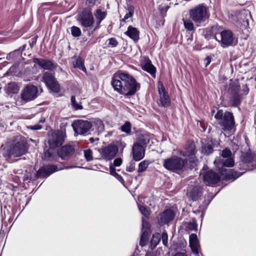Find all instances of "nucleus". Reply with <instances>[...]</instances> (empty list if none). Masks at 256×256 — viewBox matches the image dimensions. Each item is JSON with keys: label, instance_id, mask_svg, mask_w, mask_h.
<instances>
[{"label": "nucleus", "instance_id": "nucleus-16", "mask_svg": "<svg viewBox=\"0 0 256 256\" xmlns=\"http://www.w3.org/2000/svg\"><path fill=\"white\" fill-rule=\"evenodd\" d=\"M42 80L46 86L52 91L54 92L59 91L60 86L52 74L45 72L43 74Z\"/></svg>", "mask_w": 256, "mask_h": 256}, {"label": "nucleus", "instance_id": "nucleus-40", "mask_svg": "<svg viewBox=\"0 0 256 256\" xmlns=\"http://www.w3.org/2000/svg\"><path fill=\"white\" fill-rule=\"evenodd\" d=\"M71 104L75 110H82L83 108V106L81 104L76 102V98L74 96L71 97Z\"/></svg>", "mask_w": 256, "mask_h": 256}, {"label": "nucleus", "instance_id": "nucleus-34", "mask_svg": "<svg viewBox=\"0 0 256 256\" xmlns=\"http://www.w3.org/2000/svg\"><path fill=\"white\" fill-rule=\"evenodd\" d=\"M150 162L148 160H144L138 164V172L141 173L145 171Z\"/></svg>", "mask_w": 256, "mask_h": 256}, {"label": "nucleus", "instance_id": "nucleus-9", "mask_svg": "<svg viewBox=\"0 0 256 256\" xmlns=\"http://www.w3.org/2000/svg\"><path fill=\"white\" fill-rule=\"evenodd\" d=\"M196 147L194 143L192 142H188L185 148V150H178V154L184 157L188 158L190 170H192L196 166V158L195 156Z\"/></svg>", "mask_w": 256, "mask_h": 256}, {"label": "nucleus", "instance_id": "nucleus-32", "mask_svg": "<svg viewBox=\"0 0 256 256\" xmlns=\"http://www.w3.org/2000/svg\"><path fill=\"white\" fill-rule=\"evenodd\" d=\"M150 140V136L148 134H144L140 136L138 139V142L136 144H140L141 146L146 145Z\"/></svg>", "mask_w": 256, "mask_h": 256}, {"label": "nucleus", "instance_id": "nucleus-45", "mask_svg": "<svg viewBox=\"0 0 256 256\" xmlns=\"http://www.w3.org/2000/svg\"><path fill=\"white\" fill-rule=\"evenodd\" d=\"M168 6H165L160 5L159 6V10L160 11V14L164 16L166 15V12L168 11V9L169 8Z\"/></svg>", "mask_w": 256, "mask_h": 256}, {"label": "nucleus", "instance_id": "nucleus-47", "mask_svg": "<svg viewBox=\"0 0 256 256\" xmlns=\"http://www.w3.org/2000/svg\"><path fill=\"white\" fill-rule=\"evenodd\" d=\"M108 40V44L112 48L116 47L118 44V42L116 40V38H110Z\"/></svg>", "mask_w": 256, "mask_h": 256}, {"label": "nucleus", "instance_id": "nucleus-23", "mask_svg": "<svg viewBox=\"0 0 256 256\" xmlns=\"http://www.w3.org/2000/svg\"><path fill=\"white\" fill-rule=\"evenodd\" d=\"M58 170L57 166L55 165L44 166L39 169L37 172L38 177H47Z\"/></svg>", "mask_w": 256, "mask_h": 256}, {"label": "nucleus", "instance_id": "nucleus-7", "mask_svg": "<svg viewBox=\"0 0 256 256\" xmlns=\"http://www.w3.org/2000/svg\"><path fill=\"white\" fill-rule=\"evenodd\" d=\"M231 156V151L226 148L222 152L220 156L216 158L214 164L220 172L224 166L232 167L234 166V162Z\"/></svg>", "mask_w": 256, "mask_h": 256}, {"label": "nucleus", "instance_id": "nucleus-37", "mask_svg": "<svg viewBox=\"0 0 256 256\" xmlns=\"http://www.w3.org/2000/svg\"><path fill=\"white\" fill-rule=\"evenodd\" d=\"M138 208L141 214L146 218H148L150 216L149 210L146 206L138 204Z\"/></svg>", "mask_w": 256, "mask_h": 256}, {"label": "nucleus", "instance_id": "nucleus-48", "mask_svg": "<svg viewBox=\"0 0 256 256\" xmlns=\"http://www.w3.org/2000/svg\"><path fill=\"white\" fill-rule=\"evenodd\" d=\"M136 164L134 162H131L129 165L126 167V171L128 172H132L135 170Z\"/></svg>", "mask_w": 256, "mask_h": 256}, {"label": "nucleus", "instance_id": "nucleus-42", "mask_svg": "<svg viewBox=\"0 0 256 256\" xmlns=\"http://www.w3.org/2000/svg\"><path fill=\"white\" fill-rule=\"evenodd\" d=\"M92 152L91 150H86L84 151V157L87 161H90L92 160Z\"/></svg>", "mask_w": 256, "mask_h": 256}, {"label": "nucleus", "instance_id": "nucleus-56", "mask_svg": "<svg viewBox=\"0 0 256 256\" xmlns=\"http://www.w3.org/2000/svg\"><path fill=\"white\" fill-rule=\"evenodd\" d=\"M26 48V45L24 44L22 47H20L19 49H18V50H20V52H18V54H21L22 52L25 50Z\"/></svg>", "mask_w": 256, "mask_h": 256}, {"label": "nucleus", "instance_id": "nucleus-55", "mask_svg": "<svg viewBox=\"0 0 256 256\" xmlns=\"http://www.w3.org/2000/svg\"><path fill=\"white\" fill-rule=\"evenodd\" d=\"M188 228L191 230H195L196 228V226L194 223L190 222L188 224Z\"/></svg>", "mask_w": 256, "mask_h": 256}, {"label": "nucleus", "instance_id": "nucleus-1", "mask_svg": "<svg viewBox=\"0 0 256 256\" xmlns=\"http://www.w3.org/2000/svg\"><path fill=\"white\" fill-rule=\"evenodd\" d=\"M111 84L114 90L126 96L134 95L140 88V84L132 76L121 71L114 74Z\"/></svg>", "mask_w": 256, "mask_h": 256}, {"label": "nucleus", "instance_id": "nucleus-24", "mask_svg": "<svg viewBox=\"0 0 256 256\" xmlns=\"http://www.w3.org/2000/svg\"><path fill=\"white\" fill-rule=\"evenodd\" d=\"M141 66L142 70L150 74L152 77H156V68L152 64L150 59L145 58Z\"/></svg>", "mask_w": 256, "mask_h": 256}, {"label": "nucleus", "instance_id": "nucleus-21", "mask_svg": "<svg viewBox=\"0 0 256 256\" xmlns=\"http://www.w3.org/2000/svg\"><path fill=\"white\" fill-rule=\"evenodd\" d=\"M133 158L136 161H139L142 159L145 154V149L140 144H134L132 148Z\"/></svg>", "mask_w": 256, "mask_h": 256}, {"label": "nucleus", "instance_id": "nucleus-13", "mask_svg": "<svg viewBox=\"0 0 256 256\" xmlns=\"http://www.w3.org/2000/svg\"><path fill=\"white\" fill-rule=\"evenodd\" d=\"M208 166H204L202 170L200 176H202L204 180L208 184H216L220 180L219 174L212 170L206 171Z\"/></svg>", "mask_w": 256, "mask_h": 256}, {"label": "nucleus", "instance_id": "nucleus-59", "mask_svg": "<svg viewBox=\"0 0 256 256\" xmlns=\"http://www.w3.org/2000/svg\"><path fill=\"white\" fill-rule=\"evenodd\" d=\"M95 0H86V3L93 6L94 4Z\"/></svg>", "mask_w": 256, "mask_h": 256}, {"label": "nucleus", "instance_id": "nucleus-61", "mask_svg": "<svg viewBox=\"0 0 256 256\" xmlns=\"http://www.w3.org/2000/svg\"><path fill=\"white\" fill-rule=\"evenodd\" d=\"M146 256H156L153 253H148L146 254Z\"/></svg>", "mask_w": 256, "mask_h": 256}, {"label": "nucleus", "instance_id": "nucleus-36", "mask_svg": "<svg viewBox=\"0 0 256 256\" xmlns=\"http://www.w3.org/2000/svg\"><path fill=\"white\" fill-rule=\"evenodd\" d=\"M94 126H96L98 132H102L104 130V124L102 120L100 119H96L94 122Z\"/></svg>", "mask_w": 256, "mask_h": 256}, {"label": "nucleus", "instance_id": "nucleus-26", "mask_svg": "<svg viewBox=\"0 0 256 256\" xmlns=\"http://www.w3.org/2000/svg\"><path fill=\"white\" fill-rule=\"evenodd\" d=\"M189 241L190 246L192 252L195 254L198 255L200 244L198 240L197 236L194 234H191L190 236Z\"/></svg>", "mask_w": 256, "mask_h": 256}, {"label": "nucleus", "instance_id": "nucleus-30", "mask_svg": "<svg viewBox=\"0 0 256 256\" xmlns=\"http://www.w3.org/2000/svg\"><path fill=\"white\" fill-rule=\"evenodd\" d=\"M202 194V189L200 187H194L190 192V196L194 200H197Z\"/></svg>", "mask_w": 256, "mask_h": 256}, {"label": "nucleus", "instance_id": "nucleus-51", "mask_svg": "<svg viewBox=\"0 0 256 256\" xmlns=\"http://www.w3.org/2000/svg\"><path fill=\"white\" fill-rule=\"evenodd\" d=\"M122 160L121 158H117L114 161V166H119L122 164Z\"/></svg>", "mask_w": 256, "mask_h": 256}, {"label": "nucleus", "instance_id": "nucleus-3", "mask_svg": "<svg viewBox=\"0 0 256 256\" xmlns=\"http://www.w3.org/2000/svg\"><path fill=\"white\" fill-rule=\"evenodd\" d=\"M189 15L198 27L204 26L210 16L208 8L204 4H198L190 9Z\"/></svg>", "mask_w": 256, "mask_h": 256}, {"label": "nucleus", "instance_id": "nucleus-28", "mask_svg": "<svg viewBox=\"0 0 256 256\" xmlns=\"http://www.w3.org/2000/svg\"><path fill=\"white\" fill-rule=\"evenodd\" d=\"M124 34L132 39L134 42H137L139 40L140 32L132 26H129L126 32Z\"/></svg>", "mask_w": 256, "mask_h": 256}, {"label": "nucleus", "instance_id": "nucleus-58", "mask_svg": "<svg viewBox=\"0 0 256 256\" xmlns=\"http://www.w3.org/2000/svg\"><path fill=\"white\" fill-rule=\"evenodd\" d=\"M174 256H188L184 252H177Z\"/></svg>", "mask_w": 256, "mask_h": 256}, {"label": "nucleus", "instance_id": "nucleus-5", "mask_svg": "<svg viewBox=\"0 0 256 256\" xmlns=\"http://www.w3.org/2000/svg\"><path fill=\"white\" fill-rule=\"evenodd\" d=\"M236 166L240 170L244 172L252 170L256 166V154L250 150L242 152Z\"/></svg>", "mask_w": 256, "mask_h": 256}, {"label": "nucleus", "instance_id": "nucleus-46", "mask_svg": "<svg viewBox=\"0 0 256 256\" xmlns=\"http://www.w3.org/2000/svg\"><path fill=\"white\" fill-rule=\"evenodd\" d=\"M160 238H162V242L164 245L167 246L168 236L167 233L166 232H164L162 233Z\"/></svg>", "mask_w": 256, "mask_h": 256}, {"label": "nucleus", "instance_id": "nucleus-60", "mask_svg": "<svg viewBox=\"0 0 256 256\" xmlns=\"http://www.w3.org/2000/svg\"><path fill=\"white\" fill-rule=\"evenodd\" d=\"M248 91H249L248 88L246 87V88H244V93L246 94H248Z\"/></svg>", "mask_w": 256, "mask_h": 256}, {"label": "nucleus", "instance_id": "nucleus-17", "mask_svg": "<svg viewBox=\"0 0 256 256\" xmlns=\"http://www.w3.org/2000/svg\"><path fill=\"white\" fill-rule=\"evenodd\" d=\"M220 125L224 130H230L233 128L234 126V120L232 112H226L224 113Z\"/></svg>", "mask_w": 256, "mask_h": 256}, {"label": "nucleus", "instance_id": "nucleus-62", "mask_svg": "<svg viewBox=\"0 0 256 256\" xmlns=\"http://www.w3.org/2000/svg\"><path fill=\"white\" fill-rule=\"evenodd\" d=\"M45 154H46V156H48V157H50L51 156L50 153L48 150L46 151V152Z\"/></svg>", "mask_w": 256, "mask_h": 256}, {"label": "nucleus", "instance_id": "nucleus-27", "mask_svg": "<svg viewBox=\"0 0 256 256\" xmlns=\"http://www.w3.org/2000/svg\"><path fill=\"white\" fill-rule=\"evenodd\" d=\"M94 16L96 19V25L92 31L91 33L89 32L90 36L91 34H92L96 29L99 28L101 22L106 16V12L102 11L100 9H97L94 13Z\"/></svg>", "mask_w": 256, "mask_h": 256}, {"label": "nucleus", "instance_id": "nucleus-20", "mask_svg": "<svg viewBox=\"0 0 256 256\" xmlns=\"http://www.w3.org/2000/svg\"><path fill=\"white\" fill-rule=\"evenodd\" d=\"M33 62L35 64L38 65L40 68L44 70H54L57 66L56 64L50 60L34 58Z\"/></svg>", "mask_w": 256, "mask_h": 256}, {"label": "nucleus", "instance_id": "nucleus-6", "mask_svg": "<svg viewBox=\"0 0 256 256\" xmlns=\"http://www.w3.org/2000/svg\"><path fill=\"white\" fill-rule=\"evenodd\" d=\"M77 20L80 24L83 30L92 28L94 23V20L90 6L84 8L78 15Z\"/></svg>", "mask_w": 256, "mask_h": 256}, {"label": "nucleus", "instance_id": "nucleus-31", "mask_svg": "<svg viewBox=\"0 0 256 256\" xmlns=\"http://www.w3.org/2000/svg\"><path fill=\"white\" fill-rule=\"evenodd\" d=\"M192 20L190 19H183L184 25V28L188 30L191 32V36H192L193 33L195 31V27Z\"/></svg>", "mask_w": 256, "mask_h": 256}, {"label": "nucleus", "instance_id": "nucleus-8", "mask_svg": "<svg viewBox=\"0 0 256 256\" xmlns=\"http://www.w3.org/2000/svg\"><path fill=\"white\" fill-rule=\"evenodd\" d=\"M240 86L237 82H233L229 84L228 94L230 98V106H238L240 105L242 96L240 94Z\"/></svg>", "mask_w": 256, "mask_h": 256}, {"label": "nucleus", "instance_id": "nucleus-41", "mask_svg": "<svg viewBox=\"0 0 256 256\" xmlns=\"http://www.w3.org/2000/svg\"><path fill=\"white\" fill-rule=\"evenodd\" d=\"M128 12L124 16V18L122 20V22H124L126 20L130 18H131L134 14V8L132 6H130L128 8Z\"/></svg>", "mask_w": 256, "mask_h": 256}, {"label": "nucleus", "instance_id": "nucleus-57", "mask_svg": "<svg viewBox=\"0 0 256 256\" xmlns=\"http://www.w3.org/2000/svg\"><path fill=\"white\" fill-rule=\"evenodd\" d=\"M42 128V126H34L31 127V129L34 130H40Z\"/></svg>", "mask_w": 256, "mask_h": 256}, {"label": "nucleus", "instance_id": "nucleus-15", "mask_svg": "<svg viewBox=\"0 0 256 256\" xmlns=\"http://www.w3.org/2000/svg\"><path fill=\"white\" fill-rule=\"evenodd\" d=\"M101 158L108 160L112 159L117 154L118 148L114 145H109L98 150Z\"/></svg>", "mask_w": 256, "mask_h": 256}, {"label": "nucleus", "instance_id": "nucleus-39", "mask_svg": "<svg viewBox=\"0 0 256 256\" xmlns=\"http://www.w3.org/2000/svg\"><path fill=\"white\" fill-rule=\"evenodd\" d=\"M71 33L74 37H79L82 34L80 29L76 26H72L71 28Z\"/></svg>", "mask_w": 256, "mask_h": 256}, {"label": "nucleus", "instance_id": "nucleus-53", "mask_svg": "<svg viewBox=\"0 0 256 256\" xmlns=\"http://www.w3.org/2000/svg\"><path fill=\"white\" fill-rule=\"evenodd\" d=\"M110 174H112V176H115V174H117L116 172L115 168L112 165H110Z\"/></svg>", "mask_w": 256, "mask_h": 256}, {"label": "nucleus", "instance_id": "nucleus-19", "mask_svg": "<svg viewBox=\"0 0 256 256\" xmlns=\"http://www.w3.org/2000/svg\"><path fill=\"white\" fill-rule=\"evenodd\" d=\"M160 100L158 104L159 106L167 107L170 105V96L162 84H160L158 86Z\"/></svg>", "mask_w": 256, "mask_h": 256}, {"label": "nucleus", "instance_id": "nucleus-4", "mask_svg": "<svg viewBox=\"0 0 256 256\" xmlns=\"http://www.w3.org/2000/svg\"><path fill=\"white\" fill-rule=\"evenodd\" d=\"M163 166L166 170L174 172H186L190 170L186 158L182 159L176 156L164 160Z\"/></svg>", "mask_w": 256, "mask_h": 256}, {"label": "nucleus", "instance_id": "nucleus-18", "mask_svg": "<svg viewBox=\"0 0 256 256\" xmlns=\"http://www.w3.org/2000/svg\"><path fill=\"white\" fill-rule=\"evenodd\" d=\"M174 211L171 209H167L158 214L156 219L160 225H164L171 222L174 218Z\"/></svg>", "mask_w": 256, "mask_h": 256}, {"label": "nucleus", "instance_id": "nucleus-2", "mask_svg": "<svg viewBox=\"0 0 256 256\" xmlns=\"http://www.w3.org/2000/svg\"><path fill=\"white\" fill-rule=\"evenodd\" d=\"M28 150V146L26 139L21 136L16 138V142L10 146H5L2 150V156L6 160L12 157H18L26 154Z\"/></svg>", "mask_w": 256, "mask_h": 256}, {"label": "nucleus", "instance_id": "nucleus-64", "mask_svg": "<svg viewBox=\"0 0 256 256\" xmlns=\"http://www.w3.org/2000/svg\"><path fill=\"white\" fill-rule=\"evenodd\" d=\"M36 40H32V43L30 44L31 46H32V44H36Z\"/></svg>", "mask_w": 256, "mask_h": 256}, {"label": "nucleus", "instance_id": "nucleus-22", "mask_svg": "<svg viewBox=\"0 0 256 256\" xmlns=\"http://www.w3.org/2000/svg\"><path fill=\"white\" fill-rule=\"evenodd\" d=\"M150 228V225L148 220L142 219V234L140 241V244L142 246L146 244L149 236Z\"/></svg>", "mask_w": 256, "mask_h": 256}, {"label": "nucleus", "instance_id": "nucleus-43", "mask_svg": "<svg viewBox=\"0 0 256 256\" xmlns=\"http://www.w3.org/2000/svg\"><path fill=\"white\" fill-rule=\"evenodd\" d=\"M213 151V148L210 144L205 146L202 148V152L205 154H209Z\"/></svg>", "mask_w": 256, "mask_h": 256}, {"label": "nucleus", "instance_id": "nucleus-54", "mask_svg": "<svg viewBox=\"0 0 256 256\" xmlns=\"http://www.w3.org/2000/svg\"><path fill=\"white\" fill-rule=\"evenodd\" d=\"M114 177L120 182H124V179L123 178H122V176H120V174H115V176H114Z\"/></svg>", "mask_w": 256, "mask_h": 256}, {"label": "nucleus", "instance_id": "nucleus-25", "mask_svg": "<svg viewBox=\"0 0 256 256\" xmlns=\"http://www.w3.org/2000/svg\"><path fill=\"white\" fill-rule=\"evenodd\" d=\"M74 151V148L72 146H63L58 152V155L62 160H67Z\"/></svg>", "mask_w": 256, "mask_h": 256}, {"label": "nucleus", "instance_id": "nucleus-14", "mask_svg": "<svg viewBox=\"0 0 256 256\" xmlns=\"http://www.w3.org/2000/svg\"><path fill=\"white\" fill-rule=\"evenodd\" d=\"M64 140V134L62 131L52 132L50 136L48 143L50 148H54L62 145Z\"/></svg>", "mask_w": 256, "mask_h": 256}, {"label": "nucleus", "instance_id": "nucleus-10", "mask_svg": "<svg viewBox=\"0 0 256 256\" xmlns=\"http://www.w3.org/2000/svg\"><path fill=\"white\" fill-rule=\"evenodd\" d=\"M214 37L216 40L220 43V46L224 48L232 46L234 44L236 43L234 42L233 34L230 30H222L220 34L219 38L218 34H216Z\"/></svg>", "mask_w": 256, "mask_h": 256}, {"label": "nucleus", "instance_id": "nucleus-44", "mask_svg": "<svg viewBox=\"0 0 256 256\" xmlns=\"http://www.w3.org/2000/svg\"><path fill=\"white\" fill-rule=\"evenodd\" d=\"M122 132L127 134L131 132L130 124L129 122H126L122 126Z\"/></svg>", "mask_w": 256, "mask_h": 256}, {"label": "nucleus", "instance_id": "nucleus-33", "mask_svg": "<svg viewBox=\"0 0 256 256\" xmlns=\"http://www.w3.org/2000/svg\"><path fill=\"white\" fill-rule=\"evenodd\" d=\"M18 91V86L14 82L9 83L6 88V92L8 94L17 93Z\"/></svg>", "mask_w": 256, "mask_h": 256}, {"label": "nucleus", "instance_id": "nucleus-11", "mask_svg": "<svg viewBox=\"0 0 256 256\" xmlns=\"http://www.w3.org/2000/svg\"><path fill=\"white\" fill-rule=\"evenodd\" d=\"M38 92L37 86L32 84H28L22 90L20 98L25 102H30L38 97Z\"/></svg>", "mask_w": 256, "mask_h": 256}, {"label": "nucleus", "instance_id": "nucleus-12", "mask_svg": "<svg viewBox=\"0 0 256 256\" xmlns=\"http://www.w3.org/2000/svg\"><path fill=\"white\" fill-rule=\"evenodd\" d=\"M72 126L76 134L86 135L92 126V124L89 121L78 120H75Z\"/></svg>", "mask_w": 256, "mask_h": 256}, {"label": "nucleus", "instance_id": "nucleus-63", "mask_svg": "<svg viewBox=\"0 0 256 256\" xmlns=\"http://www.w3.org/2000/svg\"><path fill=\"white\" fill-rule=\"evenodd\" d=\"M90 142L91 143H93L94 141V139L93 138H90Z\"/></svg>", "mask_w": 256, "mask_h": 256}, {"label": "nucleus", "instance_id": "nucleus-49", "mask_svg": "<svg viewBox=\"0 0 256 256\" xmlns=\"http://www.w3.org/2000/svg\"><path fill=\"white\" fill-rule=\"evenodd\" d=\"M20 50H16L12 52H10L6 56V59L8 60H10L11 59L14 58L16 54H18V52H20Z\"/></svg>", "mask_w": 256, "mask_h": 256}, {"label": "nucleus", "instance_id": "nucleus-52", "mask_svg": "<svg viewBox=\"0 0 256 256\" xmlns=\"http://www.w3.org/2000/svg\"><path fill=\"white\" fill-rule=\"evenodd\" d=\"M212 58L210 56H208L204 60V62L206 67L211 62Z\"/></svg>", "mask_w": 256, "mask_h": 256}, {"label": "nucleus", "instance_id": "nucleus-50", "mask_svg": "<svg viewBox=\"0 0 256 256\" xmlns=\"http://www.w3.org/2000/svg\"><path fill=\"white\" fill-rule=\"evenodd\" d=\"M223 112L222 110H218L214 115V118L218 120H222Z\"/></svg>", "mask_w": 256, "mask_h": 256}, {"label": "nucleus", "instance_id": "nucleus-38", "mask_svg": "<svg viewBox=\"0 0 256 256\" xmlns=\"http://www.w3.org/2000/svg\"><path fill=\"white\" fill-rule=\"evenodd\" d=\"M243 173H244V172H237L234 170H230L228 175L230 178L236 179L240 176Z\"/></svg>", "mask_w": 256, "mask_h": 256}, {"label": "nucleus", "instance_id": "nucleus-29", "mask_svg": "<svg viewBox=\"0 0 256 256\" xmlns=\"http://www.w3.org/2000/svg\"><path fill=\"white\" fill-rule=\"evenodd\" d=\"M74 68H78L86 72V69L84 65V60L80 56H74L72 62Z\"/></svg>", "mask_w": 256, "mask_h": 256}, {"label": "nucleus", "instance_id": "nucleus-35", "mask_svg": "<svg viewBox=\"0 0 256 256\" xmlns=\"http://www.w3.org/2000/svg\"><path fill=\"white\" fill-rule=\"evenodd\" d=\"M160 234L159 233H156L153 234L152 238L151 240V246L155 248L159 243L160 240Z\"/></svg>", "mask_w": 256, "mask_h": 256}]
</instances>
